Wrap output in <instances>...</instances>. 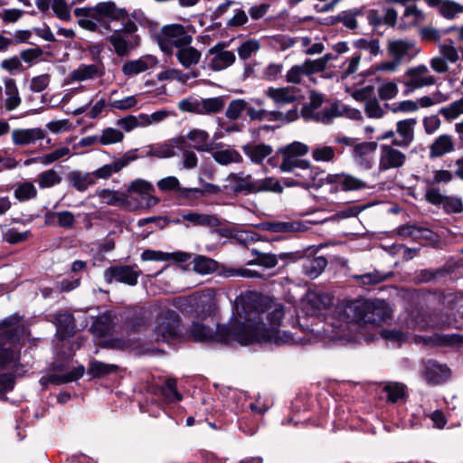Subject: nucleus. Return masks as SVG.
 <instances>
[{
	"label": "nucleus",
	"mask_w": 463,
	"mask_h": 463,
	"mask_svg": "<svg viewBox=\"0 0 463 463\" xmlns=\"http://www.w3.org/2000/svg\"><path fill=\"white\" fill-rule=\"evenodd\" d=\"M325 180L326 184H335L331 192H337L339 189L344 192L358 191L368 187L363 180L345 173L328 174Z\"/></svg>",
	"instance_id": "10"
},
{
	"label": "nucleus",
	"mask_w": 463,
	"mask_h": 463,
	"mask_svg": "<svg viewBox=\"0 0 463 463\" xmlns=\"http://www.w3.org/2000/svg\"><path fill=\"white\" fill-rule=\"evenodd\" d=\"M335 149L329 146L317 147L312 151V157L317 162H330L335 158Z\"/></svg>",
	"instance_id": "60"
},
{
	"label": "nucleus",
	"mask_w": 463,
	"mask_h": 463,
	"mask_svg": "<svg viewBox=\"0 0 463 463\" xmlns=\"http://www.w3.org/2000/svg\"><path fill=\"white\" fill-rule=\"evenodd\" d=\"M51 75L48 73L33 77L30 82V90L33 92L43 91L50 84Z\"/></svg>",
	"instance_id": "63"
},
{
	"label": "nucleus",
	"mask_w": 463,
	"mask_h": 463,
	"mask_svg": "<svg viewBox=\"0 0 463 463\" xmlns=\"http://www.w3.org/2000/svg\"><path fill=\"white\" fill-rule=\"evenodd\" d=\"M241 150L255 165H261L273 153V147L265 143H247L241 146Z\"/></svg>",
	"instance_id": "22"
},
{
	"label": "nucleus",
	"mask_w": 463,
	"mask_h": 463,
	"mask_svg": "<svg viewBox=\"0 0 463 463\" xmlns=\"http://www.w3.org/2000/svg\"><path fill=\"white\" fill-rule=\"evenodd\" d=\"M227 181L232 183L225 184V190H231L233 196L249 195L263 192H272L282 194L283 187L279 181L275 177H266L263 179H254L251 175L241 173H231Z\"/></svg>",
	"instance_id": "4"
},
{
	"label": "nucleus",
	"mask_w": 463,
	"mask_h": 463,
	"mask_svg": "<svg viewBox=\"0 0 463 463\" xmlns=\"http://www.w3.org/2000/svg\"><path fill=\"white\" fill-rule=\"evenodd\" d=\"M256 329L245 319L243 322L237 321L232 326L218 324L216 330H213L212 344L227 345L232 341H238L243 345L255 343Z\"/></svg>",
	"instance_id": "5"
},
{
	"label": "nucleus",
	"mask_w": 463,
	"mask_h": 463,
	"mask_svg": "<svg viewBox=\"0 0 463 463\" xmlns=\"http://www.w3.org/2000/svg\"><path fill=\"white\" fill-rule=\"evenodd\" d=\"M251 254L255 256V258L249 260L246 263L247 266L258 265L266 269H272L277 266L279 261L278 255L273 253H266L259 250L252 249Z\"/></svg>",
	"instance_id": "35"
},
{
	"label": "nucleus",
	"mask_w": 463,
	"mask_h": 463,
	"mask_svg": "<svg viewBox=\"0 0 463 463\" xmlns=\"http://www.w3.org/2000/svg\"><path fill=\"white\" fill-rule=\"evenodd\" d=\"M118 370V366L116 364H109L99 360L92 359L89 363L87 373L92 379H100L111 373H117Z\"/></svg>",
	"instance_id": "30"
},
{
	"label": "nucleus",
	"mask_w": 463,
	"mask_h": 463,
	"mask_svg": "<svg viewBox=\"0 0 463 463\" xmlns=\"http://www.w3.org/2000/svg\"><path fill=\"white\" fill-rule=\"evenodd\" d=\"M308 146L299 141H294L285 146L278 148V154L282 156V162L279 165L281 172H294L296 165H308V160L300 159L299 156L307 155Z\"/></svg>",
	"instance_id": "7"
},
{
	"label": "nucleus",
	"mask_w": 463,
	"mask_h": 463,
	"mask_svg": "<svg viewBox=\"0 0 463 463\" xmlns=\"http://www.w3.org/2000/svg\"><path fill=\"white\" fill-rule=\"evenodd\" d=\"M52 7L59 19L62 21H70L71 19V12L65 0H52Z\"/></svg>",
	"instance_id": "62"
},
{
	"label": "nucleus",
	"mask_w": 463,
	"mask_h": 463,
	"mask_svg": "<svg viewBox=\"0 0 463 463\" xmlns=\"http://www.w3.org/2000/svg\"><path fill=\"white\" fill-rule=\"evenodd\" d=\"M439 13L446 19L451 20L457 14L463 13V5L452 0H445L439 8Z\"/></svg>",
	"instance_id": "54"
},
{
	"label": "nucleus",
	"mask_w": 463,
	"mask_h": 463,
	"mask_svg": "<svg viewBox=\"0 0 463 463\" xmlns=\"http://www.w3.org/2000/svg\"><path fill=\"white\" fill-rule=\"evenodd\" d=\"M112 328L113 317L111 313L105 311L95 318L90 331L97 337H105L109 335Z\"/></svg>",
	"instance_id": "27"
},
{
	"label": "nucleus",
	"mask_w": 463,
	"mask_h": 463,
	"mask_svg": "<svg viewBox=\"0 0 463 463\" xmlns=\"http://www.w3.org/2000/svg\"><path fill=\"white\" fill-rule=\"evenodd\" d=\"M107 41L113 46L118 57H127L132 50L140 45L141 38L136 34L131 40H127L121 35V31H114L111 35L107 37Z\"/></svg>",
	"instance_id": "13"
},
{
	"label": "nucleus",
	"mask_w": 463,
	"mask_h": 463,
	"mask_svg": "<svg viewBox=\"0 0 463 463\" xmlns=\"http://www.w3.org/2000/svg\"><path fill=\"white\" fill-rule=\"evenodd\" d=\"M146 318L142 308L128 311L124 319V327L128 334H138L146 329Z\"/></svg>",
	"instance_id": "24"
},
{
	"label": "nucleus",
	"mask_w": 463,
	"mask_h": 463,
	"mask_svg": "<svg viewBox=\"0 0 463 463\" xmlns=\"http://www.w3.org/2000/svg\"><path fill=\"white\" fill-rule=\"evenodd\" d=\"M209 135L206 131L201 129L190 130L187 138L195 144L193 147L198 151H209V146L206 144Z\"/></svg>",
	"instance_id": "45"
},
{
	"label": "nucleus",
	"mask_w": 463,
	"mask_h": 463,
	"mask_svg": "<svg viewBox=\"0 0 463 463\" xmlns=\"http://www.w3.org/2000/svg\"><path fill=\"white\" fill-rule=\"evenodd\" d=\"M450 370L446 364H433L426 369V378L433 384H440L449 377Z\"/></svg>",
	"instance_id": "32"
},
{
	"label": "nucleus",
	"mask_w": 463,
	"mask_h": 463,
	"mask_svg": "<svg viewBox=\"0 0 463 463\" xmlns=\"http://www.w3.org/2000/svg\"><path fill=\"white\" fill-rule=\"evenodd\" d=\"M266 95L272 99L276 104H290L295 102L297 99L289 87H270L266 91Z\"/></svg>",
	"instance_id": "36"
},
{
	"label": "nucleus",
	"mask_w": 463,
	"mask_h": 463,
	"mask_svg": "<svg viewBox=\"0 0 463 463\" xmlns=\"http://www.w3.org/2000/svg\"><path fill=\"white\" fill-rule=\"evenodd\" d=\"M183 220L192 222L195 226L219 227L221 220L214 214H204L196 212H189L183 214Z\"/></svg>",
	"instance_id": "28"
},
{
	"label": "nucleus",
	"mask_w": 463,
	"mask_h": 463,
	"mask_svg": "<svg viewBox=\"0 0 463 463\" xmlns=\"http://www.w3.org/2000/svg\"><path fill=\"white\" fill-rule=\"evenodd\" d=\"M124 139V134L116 128H107L102 130L99 143L103 146L119 143Z\"/></svg>",
	"instance_id": "49"
},
{
	"label": "nucleus",
	"mask_w": 463,
	"mask_h": 463,
	"mask_svg": "<svg viewBox=\"0 0 463 463\" xmlns=\"http://www.w3.org/2000/svg\"><path fill=\"white\" fill-rule=\"evenodd\" d=\"M74 14L76 17H90L109 31H111V26L109 22L104 21L105 18L109 21H119L128 16V11L118 7L113 1L99 2L93 7L75 8Z\"/></svg>",
	"instance_id": "6"
},
{
	"label": "nucleus",
	"mask_w": 463,
	"mask_h": 463,
	"mask_svg": "<svg viewBox=\"0 0 463 463\" xmlns=\"http://www.w3.org/2000/svg\"><path fill=\"white\" fill-rule=\"evenodd\" d=\"M393 276V272H382L374 269L373 272L364 273L362 275H356L354 278L356 281L364 285H376L383 281L388 280Z\"/></svg>",
	"instance_id": "39"
},
{
	"label": "nucleus",
	"mask_w": 463,
	"mask_h": 463,
	"mask_svg": "<svg viewBox=\"0 0 463 463\" xmlns=\"http://www.w3.org/2000/svg\"><path fill=\"white\" fill-rule=\"evenodd\" d=\"M249 104L242 99H233L228 105L225 116L231 120H236L243 111L247 112Z\"/></svg>",
	"instance_id": "46"
},
{
	"label": "nucleus",
	"mask_w": 463,
	"mask_h": 463,
	"mask_svg": "<svg viewBox=\"0 0 463 463\" xmlns=\"http://www.w3.org/2000/svg\"><path fill=\"white\" fill-rule=\"evenodd\" d=\"M45 137V131L41 128H16L12 131V140L15 146H28Z\"/></svg>",
	"instance_id": "19"
},
{
	"label": "nucleus",
	"mask_w": 463,
	"mask_h": 463,
	"mask_svg": "<svg viewBox=\"0 0 463 463\" xmlns=\"http://www.w3.org/2000/svg\"><path fill=\"white\" fill-rule=\"evenodd\" d=\"M387 401L392 403L397 402L405 395L404 385L402 383H389L383 387Z\"/></svg>",
	"instance_id": "52"
},
{
	"label": "nucleus",
	"mask_w": 463,
	"mask_h": 463,
	"mask_svg": "<svg viewBox=\"0 0 463 463\" xmlns=\"http://www.w3.org/2000/svg\"><path fill=\"white\" fill-rule=\"evenodd\" d=\"M14 194L19 202H26L37 196V190L33 183L26 181L17 185Z\"/></svg>",
	"instance_id": "44"
},
{
	"label": "nucleus",
	"mask_w": 463,
	"mask_h": 463,
	"mask_svg": "<svg viewBox=\"0 0 463 463\" xmlns=\"http://www.w3.org/2000/svg\"><path fill=\"white\" fill-rule=\"evenodd\" d=\"M161 393L168 402H179L183 396L178 392L176 382L173 379H167L161 389Z\"/></svg>",
	"instance_id": "53"
},
{
	"label": "nucleus",
	"mask_w": 463,
	"mask_h": 463,
	"mask_svg": "<svg viewBox=\"0 0 463 463\" xmlns=\"http://www.w3.org/2000/svg\"><path fill=\"white\" fill-rule=\"evenodd\" d=\"M24 317L14 313L0 321V369L6 368L14 362L19 361L18 345L24 335V328L19 326Z\"/></svg>",
	"instance_id": "3"
},
{
	"label": "nucleus",
	"mask_w": 463,
	"mask_h": 463,
	"mask_svg": "<svg viewBox=\"0 0 463 463\" xmlns=\"http://www.w3.org/2000/svg\"><path fill=\"white\" fill-rule=\"evenodd\" d=\"M413 47V43L405 42L402 40H397L390 42L388 51L393 59L402 62L404 56H406L409 51Z\"/></svg>",
	"instance_id": "41"
},
{
	"label": "nucleus",
	"mask_w": 463,
	"mask_h": 463,
	"mask_svg": "<svg viewBox=\"0 0 463 463\" xmlns=\"http://www.w3.org/2000/svg\"><path fill=\"white\" fill-rule=\"evenodd\" d=\"M364 111L366 116L370 118H381L384 115V112L376 98L367 100L364 106Z\"/></svg>",
	"instance_id": "64"
},
{
	"label": "nucleus",
	"mask_w": 463,
	"mask_h": 463,
	"mask_svg": "<svg viewBox=\"0 0 463 463\" xmlns=\"http://www.w3.org/2000/svg\"><path fill=\"white\" fill-rule=\"evenodd\" d=\"M216 260L203 255H196L194 260V270L199 274H209L216 270Z\"/></svg>",
	"instance_id": "40"
},
{
	"label": "nucleus",
	"mask_w": 463,
	"mask_h": 463,
	"mask_svg": "<svg viewBox=\"0 0 463 463\" xmlns=\"http://www.w3.org/2000/svg\"><path fill=\"white\" fill-rule=\"evenodd\" d=\"M175 155V146L172 143H164L156 147H151L146 156H153L159 158L172 157Z\"/></svg>",
	"instance_id": "58"
},
{
	"label": "nucleus",
	"mask_w": 463,
	"mask_h": 463,
	"mask_svg": "<svg viewBox=\"0 0 463 463\" xmlns=\"http://www.w3.org/2000/svg\"><path fill=\"white\" fill-rule=\"evenodd\" d=\"M84 373L85 367L80 364L63 374H50L47 379L51 382V384L61 385L78 381L84 375Z\"/></svg>",
	"instance_id": "31"
},
{
	"label": "nucleus",
	"mask_w": 463,
	"mask_h": 463,
	"mask_svg": "<svg viewBox=\"0 0 463 463\" xmlns=\"http://www.w3.org/2000/svg\"><path fill=\"white\" fill-rule=\"evenodd\" d=\"M240 316L249 324L260 328H278L284 317L282 305L274 306L271 299L260 293H251L243 298Z\"/></svg>",
	"instance_id": "1"
},
{
	"label": "nucleus",
	"mask_w": 463,
	"mask_h": 463,
	"mask_svg": "<svg viewBox=\"0 0 463 463\" xmlns=\"http://www.w3.org/2000/svg\"><path fill=\"white\" fill-rule=\"evenodd\" d=\"M442 209L447 214H458L463 213L462 199L458 196L446 195Z\"/></svg>",
	"instance_id": "51"
},
{
	"label": "nucleus",
	"mask_w": 463,
	"mask_h": 463,
	"mask_svg": "<svg viewBox=\"0 0 463 463\" xmlns=\"http://www.w3.org/2000/svg\"><path fill=\"white\" fill-rule=\"evenodd\" d=\"M105 74V66L101 63V68L96 64H80L71 74L72 81H84L94 79L96 77H102Z\"/></svg>",
	"instance_id": "25"
},
{
	"label": "nucleus",
	"mask_w": 463,
	"mask_h": 463,
	"mask_svg": "<svg viewBox=\"0 0 463 463\" xmlns=\"http://www.w3.org/2000/svg\"><path fill=\"white\" fill-rule=\"evenodd\" d=\"M392 310L383 299H354L348 302L344 314L348 322L380 326L392 318Z\"/></svg>",
	"instance_id": "2"
},
{
	"label": "nucleus",
	"mask_w": 463,
	"mask_h": 463,
	"mask_svg": "<svg viewBox=\"0 0 463 463\" xmlns=\"http://www.w3.org/2000/svg\"><path fill=\"white\" fill-rule=\"evenodd\" d=\"M70 184L72 185L79 192H84L91 184H95V180L90 174L83 175L80 171L69 172L66 175Z\"/></svg>",
	"instance_id": "33"
},
{
	"label": "nucleus",
	"mask_w": 463,
	"mask_h": 463,
	"mask_svg": "<svg viewBox=\"0 0 463 463\" xmlns=\"http://www.w3.org/2000/svg\"><path fill=\"white\" fill-rule=\"evenodd\" d=\"M236 57L232 51L219 52L210 61L209 68L213 71H220L235 62Z\"/></svg>",
	"instance_id": "37"
},
{
	"label": "nucleus",
	"mask_w": 463,
	"mask_h": 463,
	"mask_svg": "<svg viewBox=\"0 0 463 463\" xmlns=\"http://www.w3.org/2000/svg\"><path fill=\"white\" fill-rule=\"evenodd\" d=\"M161 33L167 39H173V45L176 48L183 49L190 47L193 38L185 32L184 25L180 24H173L164 25Z\"/></svg>",
	"instance_id": "15"
},
{
	"label": "nucleus",
	"mask_w": 463,
	"mask_h": 463,
	"mask_svg": "<svg viewBox=\"0 0 463 463\" xmlns=\"http://www.w3.org/2000/svg\"><path fill=\"white\" fill-rule=\"evenodd\" d=\"M406 161V156L400 150L389 145L381 146L379 171L385 172L391 168L402 167Z\"/></svg>",
	"instance_id": "12"
},
{
	"label": "nucleus",
	"mask_w": 463,
	"mask_h": 463,
	"mask_svg": "<svg viewBox=\"0 0 463 463\" xmlns=\"http://www.w3.org/2000/svg\"><path fill=\"white\" fill-rule=\"evenodd\" d=\"M194 301L190 304V307L196 318L205 319L214 315L217 309L216 299L213 294L203 295Z\"/></svg>",
	"instance_id": "16"
},
{
	"label": "nucleus",
	"mask_w": 463,
	"mask_h": 463,
	"mask_svg": "<svg viewBox=\"0 0 463 463\" xmlns=\"http://www.w3.org/2000/svg\"><path fill=\"white\" fill-rule=\"evenodd\" d=\"M214 160L220 165H229L231 163H241L242 156L235 149L217 150L213 153Z\"/></svg>",
	"instance_id": "43"
},
{
	"label": "nucleus",
	"mask_w": 463,
	"mask_h": 463,
	"mask_svg": "<svg viewBox=\"0 0 463 463\" xmlns=\"http://www.w3.org/2000/svg\"><path fill=\"white\" fill-rule=\"evenodd\" d=\"M157 64L156 57L146 54L137 60L128 61L122 66V72L126 76L137 75Z\"/></svg>",
	"instance_id": "21"
},
{
	"label": "nucleus",
	"mask_w": 463,
	"mask_h": 463,
	"mask_svg": "<svg viewBox=\"0 0 463 463\" xmlns=\"http://www.w3.org/2000/svg\"><path fill=\"white\" fill-rule=\"evenodd\" d=\"M296 168H299L301 171H295L294 175L298 178V182H302L305 190L315 188L316 190L320 189L326 182L322 175L325 173L323 169L318 166H313L308 161V165H296Z\"/></svg>",
	"instance_id": "9"
},
{
	"label": "nucleus",
	"mask_w": 463,
	"mask_h": 463,
	"mask_svg": "<svg viewBox=\"0 0 463 463\" xmlns=\"http://www.w3.org/2000/svg\"><path fill=\"white\" fill-rule=\"evenodd\" d=\"M202 53L194 47H186L177 51L176 58L178 61L184 67L190 68L199 62Z\"/></svg>",
	"instance_id": "38"
},
{
	"label": "nucleus",
	"mask_w": 463,
	"mask_h": 463,
	"mask_svg": "<svg viewBox=\"0 0 463 463\" xmlns=\"http://www.w3.org/2000/svg\"><path fill=\"white\" fill-rule=\"evenodd\" d=\"M52 322L56 326V337L64 341L76 334V319L68 310L60 311L52 316Z\"/></svg>",
	"instance_id": "11"
},
{
	"label": "nucleus",
	"mask_w": 463,
	"mask_h": 463,
	"mask_svg": "<svg viewBox=\"0 0 463 463\" xmlns=\"http://www.w3.org/2000/svg\"><path fill=\"white\" fill-rule=\"evenodd\" d=\"M225 106L224 97L202 99L199 100V115H211L222 110Z\"/></svg>",
	"instance_id": "34"
},
{
	"label": "nucleus",
	"mask_w": 463,
	"mask_h": 463,
	"mask_svg": "<svg viewBox=\"0 0 463 463\" xmlns=\"http://www.w3.org/2000/svg\"><path fill=\"white\" fill-rule=\"evenodd\" d=\"M455 144L452 137L448 134L439 136L430 146V157H441L454 151Z\"/></svg>",
	"instance_id": "26"
},
{
	"label": "nucleus",
	"mask_w": 463,
	"mask_h": 463,
	"mask_svg": "<svg viewBox=\"0 0 463 463\" xmlns=\"http://www.w3.org/2000/svg\"><path fill=\"white\" fill-rule=\"evenodd\" d=\"M260 47L258 40L250 39L241 44L238 48V54L241 60H248L251 54L257 52Z\"/></svg>",
	"instance_id": "56"
},
{
	"label": "nucleus",
	"mask_w": 463,
	"mask_h": 463,
	"mask_svg": "<svg viewBox=\"0 0 463 463\" xmlns=\"http://www.w3.org/2000/svg\"><path fill=\"white\" fill-rule=\"evenodd\" d=\"M31 236L32 232L30 231L20 232L15 228H11L4 234V241L14 245L26 241Z\"/></svg>",
	"instance_id": "55"
},
{
	"label": "nucleus",
	"mask_w": 463,
	"mask_h": 463,
	"mask_svg": "<svg viewBox=\"0 0 463 463\" xmlns=\"http://www.w3.org/2000/svg\"><path fill=\"white\" fill-rule=\"evenodd\" d=\"M158 189L163 193L176 192L179 194L181 184L177 177L167 176L157 182Z\"/></svg>",
	"instance_id": "57"
},
{
	"label": "nucleus",
	"mask_w": 463,
	"mask_h": 463,
	"mask_svg": "<svg viewBox=\"0 0 463 463\" xmlns=\"http://www.w3.org/2000/svg\"><path fill=\"white\" fill-rule=\"evenodd\" d=\"M122 169V165H118L117 161H114L111 164L104 165L103 166L98 168L93 172V175L101 179L109 178L114 173H118Z\"/></svg>",
	"instance_id": "61"
},
{
	"label": "nucleus",
	"mask_w": 463,
	"mask_h": 463,
	"mask_svg": "<svg viewBox=\"0 0 463 463\" xmlns=\"http://www.w3.org/2000/svg\"><path fill=\"white\" fill-rule=\"evenodd\" d=\"M314 251V246H309L302 250H297L289 252H281L278 254L279 260L284 261V266L290 263H295L300 260H304L305 257L312 255Z\"/></svg>",
	"instance_id": "42"
},
{
	"label": "nucleus",
	"mask_w": 463,
	"mask_h": 463,
	"mask_svg": "<svg viewBox=\"0 0 463 463\" xmlns=\"http://www.w3.org/2000/svg\"><path fill=\"white\" fill-rule=\"evenodd\" d=\"M213 329L201 322L193 321L184 334L183 339L202 344H212Z\"/></svg>",
	"instance_id": "18"
},
{
	"label": "nucleus",
	"mask_w": 463,
	"mask_h": 463,
	"mask_svg": "<svg viewBox=\"0 0 463 463\" xmlns=\"http://www.w3.org/2000/svg\"><path fill=\"white\" fill-rule=\"evenodd\" d=\"M61 182V177L53 169L42 172L38 177V184L42 189L52 187Z\"/></svg>",
	"instance_id": "47"
},
{
	"label": "nucleus",
	"mask_w": 463,
	"mask_h": 463,
	"mask_svg": "<svg viewBox=\"0 0 463 463\" xmlns=\"http://www.w3.org/2000/svg\"><path fill=\"white\" fill-rule=\"evenodd\" d=\"M256 228L271 232H305L307 230L302 222H261L256 224Z\"/></svg>",
	"instance_id": "20"
},
{
	"label": "nucleus",
	"mask_w": 463,
	"mask_h": 463,
	"mask_svg": "<svg viewBox=\"0 0 463 463\" xmlns=\"http://www.w3.org/2000/svg\"><path fill=\"white\" fill-rule=\"evenodd\" d=\"M137 266L130 265H114L104 271V279L108 283L117 281L128 286H136L141 274L140 270L136 269Z\"/></svg>",
	"instance_id": "8"
},
{
	"label": "nucleus",
	"mask_w": 463,
	"mask_h": 463,
	"mask_svg": "<svg viewBox=\"0 0 463 463\" xmlns=\"http://www.w3.org/2000/svg\"><path fill=\"white\" fill-rule=\"evenodd\" d=\"M417 124L416 118H408L397 122V133L407 141L414 139L413 128Z\"/></svg>",
	"instance_id": "48"
},
{
	"label": "nucleus",
	"mask_w": 463,
	"mask_h": 463,
	"mask_svg": "<svg viewBox=\"0 0 463 463\" xmlns=\"http://www.w3.org/2000/svg\"><path fill=\"white\" fill-rule=\"evenodd\" d=\"M190 78L189 74L183 73L182 71L177 69H167L162 71L157 74V80L159 81H164L167 80H177L183 83L186 82V80Z\"/></svg>",
	"instance_id": "59"
},
{
	"label": "nucleus",
	"mask_w": 463,
	"mask_h": 463,
	"mask_svg": "<svg viewBox=\"0 0 463 463\" xmlns=\"http://www.w3.org/2000/svg\"><path fill=\"white\" fill-rule=\"evenodd\" d=\"M129 194H138L142 197L155 192L154 185L146 180L136 179L132 181L128 188Z\"/></svg>",
	"instance_id": "50"
},
{
	"label": "nucleus",
	"mask_w": 463,
	"mask_h": 463,
	"mask_svg": "<svg viewBox=\"0 0 463 463\" xmlns=\"http://www.w3.org/2000/svg\"><path fill=\"white\" fill-rule=\"evenodd\" d=\"M317 251L318 249L314 247L312 255L305 257L304 262L302 264L304 274L311 279L317 278L325 270L328 264V260L326 257L316 256Z\"/></svg>",
	"instance_id": "17"
},
{
	"label": "nucleus",
	"mask_w": 463,
	"mask_h": 463,
	"mask_svg": "<svg viewBox=\"0 0 463 463\" xmlns=\"http://www.w3.org/2000/svg\"><path fill=\"white\" fill-rule=\"evenodd\" d=\"M255 343H274L281 345L292 340V335L288 331H280L279 328H260V332L256 331Z\"/></svg>",
	"instance_id": "23"
},
{
	"label": "nucleus",
	"mask_w": 463,
	"mask_h": 463,
	"mask_svg": "<svg viewBox=\"0 0 463 463\" xmlns=\"http://www.w3.org/2000/svg\"><path fill=\"white\" fill-rule=\"evenodd\" d=\"M97 195L108 205L125 207L128 204V196L118 191L104 188L98 190Z\"/></svg>",
	"instance_id": "29"
},
{
	"label": "nucleus",
	"mask_w": 463,
	"mask_h": 463,
	"mask_svg": "<svg viewBox=\"0 0 463 463\" xmlns=\"http://www.w3.org/2000/svg\"><path fill=\"white\" fill-rule=\"evenodd\" d=\"M181 318L174 310L165 313V320L159 325L158 330L164 338L177 340L183 339L184 334L181 329Z\"/></svg>",
	"instance_id": "14"
}]
</instances>
